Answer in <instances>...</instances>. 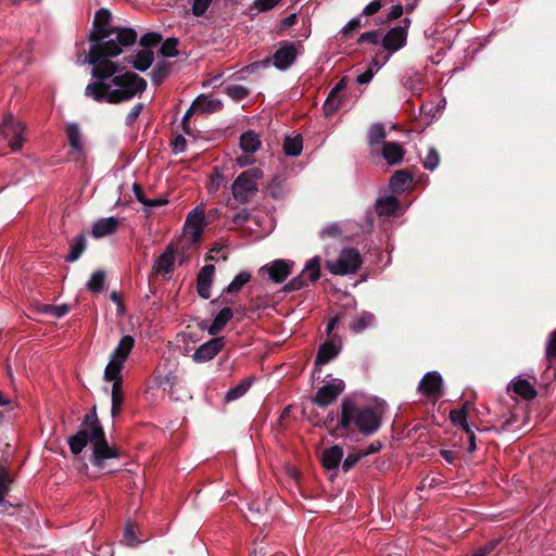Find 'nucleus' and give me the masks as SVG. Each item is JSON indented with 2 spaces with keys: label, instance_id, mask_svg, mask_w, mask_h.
<instances>
[{
  "label": "nucleus",
  "instance_id": "47",
  "mask_svg": "<svg viewBox=\"0 0 556 556\" xmlns=\"http://www.w3.org/2000/svg\"><path fill=\"white\" fill-rule=\"evenodd\" d=\"M309 281L302 275L300 274L299 276L294 277L293 279H291L285 287V289L287 291H295V290H300L302 289L303 287H305Z\"/></svg>",
  "mask_w": 556,
  "mask_h": 556
},
{
  "label": "nucleus",
  "instance_id": "46",
  "mask_svg": "<svg viewBox=\"0 0 556 556\" xmlns=\"http://www.w3.org/2000/svg\"><path fill=\"white\" fill-rule=\"evenodd\" d=\"M213 0H193L191 5V12L194 16H202L210 5L212 4Z\"/></svg>",
  "mask_w": 556,
  "mask_h": 556
},
{
  "label": "nucleus",
  "instance_id": "16",
  "mask_svg": "<svg viewBox=\"0 0 556 556\" xmlns=\"http://www.w3.org/2000/svg\"><path fill=\"white\" fill-rule=\"evenodd\" d=\"M225 342L224 337H216L202 343L192 355L193 362L205 363L213 359L225 346Z\"/></svg>",
  "mask_w": 556,
  "mask_h": 556
},
{
  "label": "nucleus",
  "instance_id": "22",
  "mask_svg": "<svg viewBox=\"0 0 556 556\" xmlns=\"http://www.w3.org/2000/svg\"><path fill=\"white\" fill-rule=\"evenodd\" d=\"M508 390L513 391L523 400H533L536 396V390L534 386L522 377H517L508 384Z\"/></svg>",
  "mask_w": 556,
  "mask_h": 556
},
{
  "label": "nucleus",
  "instance_id": "50",
  "mask_svg": "<svg viewBox=\"0 0 556 556\" xmlns=\"http://www.w3.org/2000/svg\"><path fill=\"white\" fill-rule=\"evenodd\" d=\"M70 311L67 305H46L43 308L45 313H49L56 318H61L66 315Z\"/></svg>",
  "mask_w": 556,
  "mask_h": 556
},
{
  "label": "nucleus",
  "instance_id": "13",
  "mask_svg": "<svg viewBox=\"0 0 556 556\" xmlns=\"http://www.w3.org/2000/svg\"><path fill=\"white\" fill-rule=\"evenodd\" d=\"M403 26L391 28L382 39V46L390 53H394L403 48L407 40V28L410 25L409 18L403 20Z\"/></svg>",
  "mask_w": 556,
  "mask_h": 556
},
{
  "label": "nucleus",
  "instance_id": "43",
  "mask_svg": "<svg viewBox=\"0 0 556 556\" xmlns=\"http://www.w3.org/2000/svg\"><path fill=\"white\" fill-rule=\"evenodd\" d=\"M178 41L175 38L166 39L162 42L160 53L165 58H173L178 54L177 51Z\"/></svg>",
  "mask_w": 556,
  "mask_h": 556
},
{
  "label": "nucleus",
  "instance_id": "38",
  "mask_svg": "<svg viewBox=\"0 0 556 556\" xmlns=\"http://www.w3.org/2000/svg\"><path fill=\"white\" fill-rule=\"evenodd\" d=\"M468 403L464 404L460 409H453L450 413V419L455 426L462 427L464 431L470 429L467 422V408Z\"/></svg>",
  "mask_w": 556,
  "mask_h": 556
},
{
  "label": "nucleus",
  "instance_id": "28",
  "mask_svg": "<svg viewBox=\"0 0 556 556\" xmlns=\"http://www.w3.org/2000/svg\"><path fill=\"white\" fill-rule=\"evenodd\" d=\"M232 316H233L232 309L230 307H224L215 316L213 323L207 328V332L211 336H216L217 333H219L225 328V326L232 318Z\"/></svg>",
  "mask_w": 556,
  "mask_h": 556
},
{
  "label": "nucleus",
  "instance_id": "17",
  "mask_svg": "<svg viewBox=\"0 0 556 556\" xmlns=\"http://www.w3.org/2000/svg\"><path fill=\"white\" fill-rule=\"evenodd\" d=\"M341 351V342L340 340H336L334 338L324 342L317 352L315 359V370H319L321 366L328 364L332 359H334Z\"/></svg>",
  "mask_w": 556,
  "mask_h": 556
},
{
  "label": "nucleus",
  "instance_id": "48",
  "mask_svg": "<svg viewBox=\"0 0 556 556\" xmlns=\"http://www.w3.org/2000/svg\"><path fill=\"white\" fill-rule=\"evenodd\" d=\"M124 542L128 546H136L140 543V540L137 539L135 527L128 523L124 531Z\"/></svg>",
  "mask_w": 556,
  "mask_h": 556
},
{
  "label": "nucleus",
  "instance_id": "32",
  "mask_svg": "<svg viewBox=\"0 0 556 556\" xmlns=\"http://www.w3.org/2000/svg\"><path fill=\"white\" fill-rule=\"evenodd\" d=\"M309 282H314L320 277V257H312L301 273Z\"/></svg>",
  "mask_w": 556,
  "mask_h": 556
},
{
  "label": "nucleus",
  "instance_id": "9",
  "mask_svg": "<svg viewBox=\"0 0 556 556\" xmlns=\"http://www.w3.org/2000/svg\"><path fill=\"white\" fill-rule=\"evenodd\" d=\"M25 127L12 115H7L0 123V132L8 140L12 151H18L23 147Z\"/></svg>",
  "mask_w": 556,
  "mask_h": 556
},
{
  "label": "nucleus",
  "instance_id": "51",
  "mask_svg": "<svg viewBox=\"0 0 556 556\" xmlns=\"http://www.w3.org/2000/svg\"><path fill=\"white\" fill-rule=\"evenodd\" d=\"M545 356L548 359L556 358V329L549 334L546 343Z\"/></svg>",
  "mask_w": 556,
  "mask_h": 556
},
{
  "label": "nucleus",
  "instance_id": "6",
  "mask_svg": "<svg viewBox=\"0 0 556 556\" xmlns=\"http://www.w3.org/2000/svg\"><path fill=\"white\" fill-rule=\"evenodd\" d=\"M263 178V170L260 167H252L242 172L232 182L231 192L235 200L245 204L256 194L257 184Z\"/></svg>",
  "mask_w": 556,
  "mask_h": 556
},
{
  "label": "nucleus",
  "instance_id": "15",
  "mask_svg": "<svg viewBox=\"0 0 556 556\" xmlns=\"http://www.w3.org/2000/svg\"><path fill=\"white\" fill-rule=\"evenodd\" d=\"M296 60V49L292 41H281L273 55L274 66L279 71L288 70Z\"/></svg>",
  "mask_w": 556,
  "mask_h": 556
},
{
  "label": "nucleus",
  "instance_id": "63",
  "mask_svg": "<svg viewBox=\"0 0 556 556\" xmlns=\"http://www.w3.org/2000/svg\"><path fill=\"white\" fill-rule=\"evenodd\" d=\"M132 190H134V193H135V195H136V199H137L140 203H142L143 205H146V203H148V199L144 197V194H143V192H142V190H141L140 186H139V185H137V184H134V186H132Z\"/></svg>",
  "mask_w": 556,
  "mask_h": 556
},
{
  "label": "nucleus",
  "instance_id": "8",
  "mask_svg": "<svg viewBox=\"0 0 556 556\" xmlns=\"http://www.w3.org/2000/svg\"><path fill=\"white\" fill-rule=\"evenodd\" d=\"M206 227L205 212L202 205L192 208L185 220L182 233L190 244L201 241L202 233Z\"/></svg>",
  "mask_w": 556,
  "mask_h": 556
},
{
  "label": "nucleus",
  "instance_id": "29",
  "mask_svg": "<svg viewBox=\"0 0 556 556\" xmlns=\"http://www.w3.org/2000/svg\"><path fill=\"white\" fill-rule=\"evenodd\" d=\"M399 210V201L395 197L380 198L376 202V212L380 216H391Z\"/></svg>",
  "mask_w": 556,
  "mask_h": 556
},
{
  "label": "nucleus",
  "instance_id": "41",
  "mask_svg": "<svg viewBox=\"0 0 556 556\" xmlns=\"http://www.w3.org/2000/svg\"><path fill=\"white\" fill-rule=\"evenodd\" d=\"M440 163V154L434 147H429L427 154L422 159V165L426 169L434 170Z\"/></svg>",
  "mask_w": 556,
  "mask_h": 556
},
{
  "label": "nucleus",
  "instance_id": "64",
  "mask_svg": "<svg viewBox=\"0 0 556 556\" xmlns=\"http://www.w3.org/2000/svg\"><path fill=\"white\" fill-rule=\"evenodd\" d=\"M186 147V140L182 136H178L174 142V151L176 153L182 152Z\"/></svg>",
  "mask_w": 556,
  "mask_h": 556
},
{
  "label": "nucleus",
  "instance_id": "33",
  "mask_svg": "<svg viewBox=\"0 0 556 556\" xmlns=\"http://www.w3.org/2000/svg\"><path fill=\"white\" fill-rule=\"evenodd\" d=\"M413 176L405 170H396L390 179V188L395 191H403L410 184Z\"/></svg>",
  "mask_w": 556,
  "mask_h": 556
},
{
  "label": "nucleus",
  "instance_id": "1",
  "mask_svg": "<svg viewBox=\"0 0 556 556\" xmlns=\"http://www.w3.org/2000/svg\"><path fill=\"white\" fill-rule=\"evenodd\" d=\"M94 79L85 88V96L99 103L117 104L140 96L147 81L138 74L121 68L116 62L91 64Z\"/></svg>",
  "mask_w": 556,
  "mask_h": 556
},
{
  "label": "nucleus",
  "instance_id": "35",
  "mask_svg": "<svg viewBox=\"0 0 556 556\" xmlns=\"http://www.w3.org/2000/svg\"><path fill=\"white\" fill-rule=\"evenodd\" d=\"M386 138L384 126L380 123L374 124L368 132V141L372 150L376 147L383 146Z\"/></svg>",
  "mask_w": 556,
  "mask_h": 556
},
{
  "label": "nucleus",
  "instance_id": "18",
  "mask_svg": "<svg viewBox=\"0 0 556 556\" xmlns=\"http://www.w3.org/2000/svg\"><path fill=\"white\" fill-rule=\"evenodd\" d=\"M214 273L215 266L211 264L204 265L199 271L197 279V291L202 299L207 300L211 296V286L213 282Z\"/></svg>",
  "mask_w": 556,
  "mask_h": 556
},
{
  "label": "nucleus",
  "instance_id": "26",
  "mask_svg": "<svg viewBox=\"0 0 556 556\" xmlns=\"http://www.w3.org/2000/svg\"><path fill=\"white\" fill-rule=\"evenodd\" d=\"M261 139L253 130L243 132L240 137V148L244 153L254 154L261 148Z\"/></svg>",
  "mask_w": 556,
  "mask_h": 556
},
{
  "label": "nucleus",
  "instance_id": "61",
  "mask_svg": "<svg viewBox=\"0 0 556 556\" xmlns=\"http://www.w3.org/2000/svg\"><path fill=\"white\" fill-rule=\"evenodd\" d=\"M404 12V8L402 4L393 5L391 11L388 14V20L393 21L402 16Z\"/></svg>",
  "mask_w": 556,
  "mask_h": 556
},
{
  "label": "nucleus",
  "instance_id": "52",
  "mask_svg": "<svg viewBox=\"0 0 556 556\" xmlns=\"http://www.w3.org/2000/svg\"><path fill=\"white\" fill-rule=\"evenodd\" d=\"M363 26L361 16L352 18L343 28L342 34L349 37L353 31L359 29Z\"/></svg>",
  "mask_w": 556,
  "mask_h": 556
},
{
  "label": "nucleus",
  "instance_id": "11",
  "mask_svg": "<svg viewBox=\"0 0 556 556\" xmlns=\"http://www.w3.org/2000/svg\"><path fill=\"white\" fill-rule=\"evenodd\" d=\"M66 136L70 146V156L81 166L87 162V150L84 146L83 136L77 124L66 125Z\"/></svg>",
  "mask_w": 556,
  "mask_h": 556
},
{
  "label": "nucleus",
  "instance_id": "44",
  "mask_svg": "<svg viewBox=\"0 0 556 556\" xmlns=\"http://www.w3.org/2000/svg\"><path fill=\"white\" fill-rule=\"evenodd\" d=\"M379 68H380V65H378L377 61L372 60L369 67L364 73H362L357 76L356 81L359 85L368 84L372 79V77L375 76V74L378 72Z\"/></svg>",
  "mask_w": 556,
  "mask_h": 556
},
{
  "label": "nucleus",
  "instance_id": "59",
  "mask_svg": "<svg viewBox=\"0 0 556 556\" xmlns=\"http://www.w3.org/2000/svg\"><path fill=\"white\" fill-rule=\"evenodd\" d=\"M222 178H223L222 170H219L218 168H215V177L212 179L211 184L207 187L210 192H216L219 189Z\"/></svg>",
  "mask_w": 556,
  "mask_h": 556
},
{
  "label": "nucleus",
  "instance_id": "24",
  "mask_svg": "<svg viewBox=\"0 0 556 556\" xmlns=\"http://www.w3.org/2000/svg\"><path fill=\"white\" fill-rule=\"evenodd\" d=\"M405 150L397 142H384L382 146V156L390 165H397L402 162Z\"/></svg>",
  "mask_w": 556,
  "mask_h": 556
},
{
  "label": "nucleus",
  "instance_id": "40",
  "mask_svg": "<svg viewBox=\"0 0 556 556\" xmlns=\"http://www.w3.org/2000/svg\"><path fill=\"white\" fill-rule=\"evenodd\" d=\"M224 92L235 101H241L249 94V90L245 87L236 84L226 85Z\"/></svg>",
  "mask_w": 556,
  "mask_h": 556
},
{
  "label": "nucleus",
  "instance_id": "55",
  "mask_svg": "<svg viewBox=\"0 0 556 556\" xmlns=\"http://www.w3.org/2000/svg\"><path fill=\"white\" fill-rule=\"evenodd\" d=\"M380 39V34L378 30H370V31H366V33H363L361 35V37L358 38V42L359 43H365V42H369V43H377Z\"/></svg>",
  "mask_w": 556,
  "mask_h": 556
},
{
  "label": "nucleus",
  "instance_id": "2",
  "mask_svg": "<svg viewBox=\"0 0 556 556\" xmlns=\"http://www.w3.org/2000/svg\"><path fill=\"white\" fill-rule=\"evenodd\" d=\"M88 442L92 444L91 463L96 467H102L106 459L119 456L117 450L109 445L94 412L86 415L80 430L68 439L71 452L79 454Z\"/></svg>",
  "mask_w": 556,
  "mask_h": 556
},
{
  "label": "nucleus",
  "instance_id": "20",
  "mask_svg": "<svg viewBox=\"0 0 556 556\" xmlns=\"http://www.w3.org/2000/svg\"><path fill=\"white\" fill-rule=\"evenodd\" d=\"M292 262L285 260H277L271 264L264 266L262 269L266 270L270 279L277 283L282 282L291 274Z\"/></svg>",
  "mask_w": 556,
  "mask_h": 556
},
{
  "label": "nucleus",
  "instance_id": "23",
  "mask_svg": "<svg viewBox=\"0 0 556 556\" xmlns=\"http://www.w3.org/2000/svg\"><path fill=\"white\" fill-rule=\"evenodd\" d=\"M342 460L343 450L339 445H333L329 448H326L320 456L323 466L328 470L338 468Z\"/></svg>",
  "mask_w": 556,
  "mask_h": 556
},
{
  "label": "nucleus",
  "instance_id": "45",
  "mask_svg": "<svg viewBox=\"0 0 556 556\" xmlns=\"http://www.w3.org/2000/svg\"><path fill=\"white\" fill-rule=\"evenodd\" d=\"M162 37L156 33H149L143 35L140 38V45L142 49H151L152 47H156L161 43Z\"/></svg>",
  "mask_w": 556,
  "mask_h": 556
},
{
  "label": "nucleus",
  "instance_id": "30",
  "mask_svg": "<svg viewBox=\"0 0 556 556\" xmlns=\"http://www.w3.org/2000/svg\"><path fill=\"white\" fill-rule=\"evenodd\" d=\"M154 60V53L151 49H141L138 51V53L134 56V60L131 61L132 66L140 71L146 72Z\"/></svg>",
  "mask_w": 556,
  "mask_h": 556
},
{
  "label": "nucleus",
  "instance_id": "49",
  "mask_svg": "<svg viewBox=\"0 0 556 556\" xmlns=\"http://www.w3.org/2000/svg\"><path fill=\"white\" fill-rule=\"evenodd\" d=\"M362 458H363V456H362V454L359 452L349 454L342 460V469H343V471L346 472V471L351 470Z\"/></svg>",
  "mask_w": 556,
  "mask_h": 556
},
{
  "label": "nucleus",
  "instance_id": "21",
  "mask_svg": "<svg viewBox=\"0 0 556 556\" xmlns=\"http://www.w3.org/2000/svg\"><path fill=\"white\" fill-rule=\"evenodd\" d=\"M118 226L119 219L114 216L100 218L92 225L91 235L93 238L100 239L116 232Z\"/></svg>",
  "mask_w": 556,
  "mask_h": 556
},
{
  "label": "nucleus",
  "instance_id": "53",
  "mask_svg": "<svg viewBox=\"0 0 556 556\" xmlns=\"http://www.w3.org/2000/svg\"><path fill=\"white\" fill-rule=\"evenodd\" d=\"M142 110H143L142 103L135 104L125 118L126 125L132 126L134 123L137 121L138 116L140 115V113L142 112Z\"/></svg>",
  "mask_w": 556,
  "mask_h": 556
},
{
  "label": "nucleus",
  "instance_id": "34",
  "mask_svg": "<svg viewBox=\"0 0 556 556\" xmlns=\"http://www.w3.org/2000/svg\"><path fill=\"white\" fill-rule=\"evenodd\" d=\"M86 238L84 235L76 236L72 243H71V250L70 253L66 255L65 260L67 262H75L77 261L80 255L86 250Z\"/></svg>",
  "mask_w": 556,
  "mask_h": 556
},
{
  "label": "nucleus",
  "instance_id": "36",
  "mask_svg": "<svg viewBox=\"0 0 556 556\" xmlns=\"http://www.w3.org/2000/svg\"><path fill=\"white\" fill-rule=\"evenodd\" d=\"M251 280V274L241 271L232 279V281L224 289L225 293H238L244 285Z\"/></svg>",
  "mask_w": 556,
  "mask_h": 556
},
{
  "label": "nucleus",
  "instance_id": "42",
  "mask_svg": "<svg viewBox=\"0 0 556 556\" xmlns=\"http://www.w3.org/2000/svg\"><path fill=\"white\" fill-rule=\"evenodd\" d=\"M105 281V274L103 270L94 271L87 282V289L92 292H100L103 290Z\"/></svg>",
  "mask_w": 556,
  "mask_h": 556
},
{
  "label": "nucleus",
  "instance_id": "57",
  "mask_svg": "<svg viewBox=\"0 0 556 556\" xmlns=\"http://www.w3.org/2000/svg\"><path fill=\"white\" fill-rule=\"evenodd\" d=\"M280 0H254V7L258 11H268L273 9Z\"/></svg>",
  "mask_w": 556,
  "mask_h": 556
},
{
  "label": "nucleus",
  "instance_id": "39",
  "mask_svg": "<svg viewBox=\"0 0 556 556\" xmlns=\"http://www.w3.org/2000/svg\"><path fill=\"white\" fill-rule=\"evenodd\" d=\"M250 387H251V382L249 380L241 381L238 386H236L227 391V393L225 395L226 402H232V401L240 399L248 392Z\"/></svg>",
  "mask_w": 556,
  "mask_h": 556
},
{
  "label": "nucleus",
  "instance_id": "12",
  "mask_svg": "<svg viewBox=\"0 0 556 556\" xmlns=\"http://www.w3.org/2000/svg\"><path fill=\"white\" fill-rule=\"evenodd\" d=\"M345 383L341 379H331V381L324 384L318 389L313 403L326 407L337 400V397L344 391Z\"/></svg>",
  "mask_w": 556,
  "mask_h": 556
},
{
  "label": "nucleus",
  "instance_id": "31",
  "mask_svg": "<svg viewBox=\"0 0 556 556\" xmlns=\"http://www.w3.org/2000/svg\"><path fill=\"white\" fill-rule=\"evenodd\" d=\"M303 150V141L301 135L287 136L283 142V153L288 156H299Z\"/></svg>",
  "mask_w": 556,
  "mask_h": 556
},
{
  "label": "nucleus",
  "instance_id": "7",
  "mask_svg": "<svg viewBox=\"0 0 556 556\" xmlns=\"http://www.w3.org/2000/svg\"><path fill=\"white\" fill-rule=\"evenodd\" d=\"M362 256L355 249H343L338 258L327 261L326 267L333 275H350L356 273L362 265Z\"/></svg>",
  "mask_w": 556,
  "mask_h": 556
},
{
  "label": "nucleus",
  "instance_id": "60",
  "mask_svg": "<svg viewBox=\"0 0 556 556\" xmlns=\"http://www.w3.org/2000/svg\"><path fill=\"white\" fill-rule=\"evenodd\" d=\"M382 445L379 441L371 442L365 450L359 451L363 457L368 456L370 454L377 453L381 450Z\"/></svg>",
  "mask_w": 556,
  "mask_h": 556
},
{
  "label": "nucleus",
  "instance_id": "19",
  "mask_svg": "<svg viewBox=\"0 0 556 556\" xmlns=\"http://www.w3.org/2000/svg\"><path fill=\"white\" fill-rule=\"evenodd\" d=\"M112 14L108 9H100L96 12L92 30L90 33L89 39L90 42L101 36L104 31H108L110 28L114 26L111 25Z\"/></svg>",
  "mask_w": 556,
  "mask_h": 556
},
{
  "label": "nucleus",
  "instance_id": "14",
  "mask_svg": "<svg viewBox=\"0 0 556 556\" xmlns=\"http://www.w3.org/2000/svg\"><path fill=\"white\" fill-rule=\"evenodd\" d=\"M443 380L438 371L427 372L418 384V391L426 397L437 401L442 395Z\"/></svg>",
  "mask_w": 556,
  "mask_h": 556
},
{
  "label": "nucleus",
  "instance_id": "56",
  "mask_svg": "<svg viewBox=\"0 0 556 556\" xmlns=\"http://www.w3.org/2000/svg\"><path fill=\"white\" fill-rule=\"evenodd\" d=\"M341 235V230H340V227L339 225L337 224H331V225H328L326 226L321 231H320V237L321 238H325V237H338Z\"/></svg>",
  "mask_w": 556,
  "mask_h": 556
},
{
  "label": "nucleus",
  "instance_id": "3",
  "mask_svg": "<svg viewBox=\"0 0 556 556\" xmlns=\"http://www.w3.org/2000/svg\"><path fill=\"white\" fill-rule=\"evenodd\" d=\"M137 40V33L127 27H113L90 42L86 60L89 64L112 62L110 58L119 55L125 48Z\"/></svg>",
  "mask_w": 556,
  "mask_h": 556
},
{
  "label": "nucleus",
  "instance_id": "25",
  "mask_svg": "<svg viewBox=\"0 0 556 556\" xmlns=\"http://www.w3.org/2000/svg\"><path fill=\"white\" fill-rule=\"evenodd\" d=\"M344 87L343 81L338 83L328 94L324 103V112L326 116L333 115L342 104V98L339 96L340 90Z\"/></svg>",
  "mask_w": 556,
  "mask_h": 556
},
{
  "label": "nucleus",
  "instance_id": "27",
  "mask_svg": "<svg viewBox=\"0 0 556 556\" xmlns=\"http://www.w3.org/2000/svg\"><path fill=\"white\" fill-rule=\"evenodd\" d=\"M175 254L172 249H166L155 261L154 270L157 274H169L174 269Z\"/></svg>",
  "mask_w": 556,
  "mask_h": 556
},
{
  "label": "nucleus",
  "instance_id": "54",
  "mask_svg": "<svg viewBox=\"0 0 556 556\" xmlns=\"http://www.w3.org/2000/svg\"><path fill=\"white\" fill-rule=\"evenodd\" d=\"M382 8V1L381 0H372L370 3H368L362 12L363 16H371L379 12V10Z\"/></svg>",
  "mask_w": 556,
  "mask_h": 556
},
{
  "label": "nucleus",
  "instance_id": "37",
  "mask_svg": "<svg viewBox=\"0 0 556 556\" xmlns=\"http://www.w3.org/2000/svg\"><path fill=\"white\" fill-rule=\"evenodd\" d=\"M374 321L375 316L371 313L363 312L353 320L351 329L358 333L370 326Z\"/></svg>",
  "mask_w": 556,
  "mask_h": 556
},
{
  "label": "nucleus",
  "instance_id": "58",
  "mask_svg": "<svg viewBox=\"0 0 556 556\" xmlns=\"http://www.w3.org/2000/svg\"><path fill=\"white\" fill-rule=\"evenodd\" d=\"M250 218V213L247 208H243L241 211H239L238 213H236L232 217V223L236 225V226H241L243 225L248 219Z\"/></svg>",
  "mask_w": 556,
  "mask_h": 556
},
{
  "label": "nucleus",
  "instance_id": "62",
  "mask_svg": "<svg viewBox=\"0 0 556 556\" xmlns=\"http://www.w3.org/2000/svg\"><path fill=\"white\" fill-rule=\"evenodd\" d=\"M250 153H245L244 155H240L236 159L237 165L240 167H245L253 163V156L249 155Z\"/></svg>",
  "mask_w": 556,
  "mask_h": 556
},
{
  "label": "nucleus",
  "instance_id": "5",
  "mask_svg": "<svg viewBox=\"0 0 556 556\" xmlns=\"http://www.w3.org/2000/svg\"><path fill=\"white\" fill-rule=\"evenodd\" d=\"M382 412L371 406H358L351 399L341 402V412L337 430L351 432L357 430L359 433L369 435L375 433L381 426Z\"/></svg>",
  "mask_w": 556,
  "mask_h": 556
},
{
  "label": "nucleus",
  "instance_id": "10",
  "mask_svg": "<svg viewBox=\"0 0 556 556\" xmlns=\"http://www.w3.org/2000/svg\"><path fill=\"white\" fill-rule=\"evenodd\" d=\"M223 109V102L219 99L206 97L204 94H201L195 98V100L192 102L191 106L188 109V111L185 113L181 125L184 127V130L187 134H190V129L188 127V118L193 113H200V114H211L216 113Z\"/></svg>",
  "mask_w": 556,
  "mask_h": 556
},
{
  "label": "nucleus",
  "instance_id": "4",
  "mask_svg": "<svg viewBox=\"0 0 556 556\" xmlns=\"http://www.w3.org/2000/svg\"><path fill=\"white\" fill-rule=\"evenodd\" d=\"M135 340L131 336H124L116 349L113 351L110 361L104 369V380L112 382L111 390V415L116 417L121 414L125 395L123 392V377L122 369L126 363L131 350L134 349Z\"/></svg>",
  "mask_w": 556,
  "mask_h": 556
}]
</instances>
